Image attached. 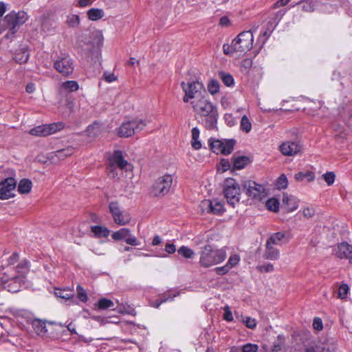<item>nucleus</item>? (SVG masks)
<instances>
[{"instance_id":"nucleus-26","label":"nucleus","mask_w":352,"mask_h":352,"mask_svg":"<svg viewBox=\"0 0 352 352\" xmlns=\"http://www.w3.org/2000/svg\"><path fill=\"white\" fill-rule=\"evenodd\" d=\"M91 231L97 238L107 237L110 233V230L107 228L101 226H91Z\"/></svg>"},{"instance_id":"nucleus-25","label":"nucleus","mask_w":352,"mask_h":352,"mask_svg":"<svg viewBox=\"0 0 352 352\" xmlns=\"http://www.w3.org/2000/svg\"><path fill=\"white\" fill-rule=\"evenodd\" d=\"M282 201L287 212H292L298 208L296 201L291 199L287 194L283 195Z\"/></svg>"},{"instance_id":"nucleus-28","label":"nucleus","mask_w":352,"mask_h":352,"mask_svg":"<svg viewBox=\"0 0 352 352\" xmlns=\"http://www.w3.org/2000/svg\"><path fill=\"white\" fill-rule=\"evenodd\" d=\"M32 183L29 179H22L18 185V191L21 194H28L31 191Z\"/></svg>"},{"instance_id":"nucleus-5","label":"nucleus","mask_w":352,"mask_h":352,"mask_svg":"<svg viewBox=\"0 0 352 352\" xmlns=\"http://www.w3.org/2000/svg\"><path fill=\"white\" fill-rule=\"evenodd\" d=\"M173 184V177L170 175L160 177L153 184L150 193L152 196L162 198L168 193Z\"/></svg>"},{"instance_id":"nucleus-62","label":"nucleus","mask_w":352,"mask_h":352,"mask_svg":"<svg viewBox=\"0 0 352 352\" xmlns=\"http://www.w3.org/2000/svg\"><path fill=\"white\" fill-rule=\"evenodd\" d=\"M289 1L290 0H278L272 6V8L276 9L280 7L285 6Z\"/></svg>"},{"instance_id":"nucleus-22","label":"nucleus","mask_w":352,"mask_h":352,"mask_svg":"<svg viewBox=\"0 0 352 352\" xmlns=\"http://www.w3.org/2000/svg\"><path fill=\"white\" fill-rule=\"evenodd\" d=\"M265 252L263 254V258L268 260H277L279 258V251L278 249L273 247V245L266 242Z\"/></svg>"},{"instance_id":"nucleus-2","label":"nucleus","mask_w":352,"mask_h":352,"mask_svg":"<svg viewBox=\"0 0 352 352\" xmlns=\"http://www.w3.org/2000/svg\"><path fill=\"white\" fill-rule=\"evenodd\" d=\"M254 41L253 34L251 31L241 32L235 38L230 45H223V53L227 55H232L235 52L245 54L252 47Z\"/></svg>"},{"instance_id":"nucleus-41","label":"nucleus","mask_w":352,"mask_h":352,"mask_svg":"<svg viewBox=\"0 0 352 352\" xmlns=\"http://www.w3.org/2000/svg\"><path fill=\"white\" fill-rule=\"evenodd\" d=\"M285 344V338L281 335H278L277 336L276 340L273 344L272 351V352H279Z\"/></svg>"},{"instance_id":"nucleus-19","label":"nucleus","mask_w":352,"mask_h":352,"mask_svg":"<svg viewBox=\"0 0 352 352\" xmlns=\"http://www.w3.org/2000/svg\"><path fill=\"white\" fill-rule=\"evenodd\" d=\"M201 206L202 207L208 209V212L213 214H220L223 211V204L216 200H204L201 202Z\"/></svg>"},{"instance_id":"nucleus-56","label":"nucleus","mask_w":352,"mask_h":352,"mask_svg":"<svg viewBox=\"0 0 352 352\" xmlns=\"http://www.w3.org/2000/svg\"><path fill=\"white\" fill-rule=\"evenodd\" d=\"M125 242L128 245H133V246H136L140 244V242L138 240V239L135 236L132 235L131 233H130V235L126 238Z\"/></svg>"},{"instance_id":"nucleus-29","label":"nucleus","mask_w":352,"mask_h":352,"mask_svg":"<svg viewBox=\"0 0 352 352\" xmlns=\"http://www.w3.org/2000/svg\"><path fill=\"white\" fill-rule=\"evenodd\" d=\"M192 140H191V146L195 150H199L201 148V143L199 140V130L197 127H194L192 129Z\"/></svg>"},{"instance_id":"nucleus-59","label":"nucleus","mask_w":352,"mask_h":352,"mask_svg":"<svg viewBox=\"0 0 352 352\" xmlns=\"http://www.w3.org/2000/svg\"><path fill=\"white\" fill-rule=\"evenodd\" d=\"M313 327L317 331H321L323 329L322 321L320 318H315L314 319Z\"/></svg>"},{"instance_id":"nucleus-4","label":"nucleus","mask_w":352,"mask_h":352,"mask_svg":"<svg viewBox=\"0 0 352 352\" xmlns=\"http://www.w3.org/2000/svg\"><path fill=\"white\" fill-rule=\"evenodd\" d=\"M223 193L228 203L232 207L239 203L241 188L234 179L228 178L225 180Z\"/></svg>"},{"instance_id":"nucleus-61","label":"nucleus","mask_w":352,"mask_h":352,"mask_svg":"<svg viewBox=\"0 0 352 352\" xmlns=\"http://www.w3.org/2000/svg\"><path fill=\"white\" fill-rule=\"evenodd\" d=\"M103 77L104 80L108 82H111L117 80V77L113 74L108 72H104Z\"/></svg>"},{"instance_id":"nucleus-30","label":"nucleus","mask_w":352,"mask_h":352,"mask_svg":"<svg viewBox=\"0 0 352 352\" xmlns=\"http://www.w3.org/2000/svg\"><path fill=\"white\" fill-rule=\"evenodd\" d=\"M87 14L89 19L91 21H97L104 16V11L99 8H91Z\"/></svg>"},{"instance_id":"nucleus-58","label":"nucleus","mask_w":352,"mask_h":352,"mask_svg":"<svg viewBox=\"0 0 352 352\" xmlns=\"http://www.w3.org/2000/svg\"><path fill=\"white\" fill-rule=\"evenodd\" d=\"M223 319L228 322L233 320L232 314L228 306L224 307Z\"/></svg>"},{"instance_id":"nucleus-38","label":"nucleus","mask_w":352,"mask_h":352,"mask_svg":"<svg viewBox=\"0 0 352 352\" xmlns=\"http://www.w3.org/2000/svg\"><path fill=\"white\" fill-rule=\"evenodd\" d=\"M66 23L69 28H75L80 24V17L77 14L69 15L67 17Z\"/></svg>"},{"instance_id":"nucleus-7","label":"nucleus","mask_w":352,"mask_h":352,"mask_svg":"<svg viewBox=\"0 0 352 352\" xmlns=\"http://www.w3.org/2000/svg\"><path fill=\"white\" fill-rule=\"evenodd\" d=\"M243 189L246 195L252 199L260 201L267 195L265 188L252 180L245 181Z\"/></svg>"},{"instance_id":"nucleus-40","label":"nucleus","mask_w":352,"mask_h":352,"mask_svg":"<svg viewBox=\"0 0 352 352\" xmlns=\"http://www.w3.org/2000/svg\"><path fill=\"white\" fill-rule=\"evenodd\" d=\"M279 201L276 198H270L266 202L267 208L272 212H276L279 209Z\"/></svg>"},{"instance_id":"nucleus-43","label":"nucleus","mask_w":352,"mask_h":352,"mask_svg":"<svg viewBox=\"0 0 352 352\" xmlns=\"http://www.w3.org/2000/svg\"><path fill=\"white\" fill-rule=\"evenodd\" d=\"M117 167L115 164H113L109 161L107 166V172L108 176L111 179L118 178V174L117 171Z\"/></svg>"},{"instance_id":"nucleus-27","label":"nucleus","mask_w":352,"mask_h":352,"mask_svg":"<svg viewBox=\"0 0 352 352\" xmlns=\"http://www.w3.org/2000/svg\"><path fill=\"white\" fill-rule=\"evenodd\" d=\"M23 277L21 276H14L12 278V283L8 285V289L10 292H17L20 290L21 287V282L23 281Z\"/></svg>"},{"instance_id":"nucleus-23","label":"nucleus","mask_w":352,"mask_h":352,"mask_svg":"<svg viewBox=\"0 0 352 352\" xmlns=\"http://www.w3.org/2000/svg\"><path fill=\"white\" fill-rule=\"evenodd\" d=\"M32 325L36 333L43 338L45 332V329L47 326L46 322L39 319H34L32 321Z\"/></svg>"},{"instance_id":"nucleus-31","label":"nucleus","mask_w":352,"mask_h":352,"mask_svg":"<svg viewBox=\"0 0 352 352\" xmlns=\"http://www.w3.org/2000/svg\"><path fill=\"white\" fill-rule=\"evenodd\" d=\"M130 231L129 228H121L116 232H113L111 234V237L115 241L125 240L126 238L130 235Z\"/></svg>"},{"instance_id":"nucleus-57","label":"nucleus","mask_w":352,"mask_h":352,"mask_svg":"<svg viewBox=\"0 0 352 352\" xmlns=\"http://www.w3.org/2000/svg\"><path fill=\"white\" fill-rule=\"evenodd\" d=\"M302 214L307 219L311 218L315 215V209L312 207H307L303 209Z\"/></svg>"},{"instance_id":"nucleus-39","label":"nucleus","mask_w":352,"mask_h":352,"mask_svg":"<svg viewBox=\"0 0 352 352\" xmlns=\"http://www.w3.org/2000/svg\"><path fill=\"white\" fill-rule=\"evenodd\" d=\"M61 87L68 91L73 92L77 91L79 86L75 80H67L61 84Z\"/></svg>"},{"instance_id":"nucleus-42","label":"nucleus","mask_w":352,"mask_h":352,"mask_svg":"<svg viewBox=\"0 0 352 352\" xmlns=\"http://www.w3.org/2000/svg\"><path fill=\"white\" fill-rule=\"evenodd\" d=\"M252 129V124L249 118L245 116H243L241 120V129L245 132L249 133Z\"/></svg>"},{"instance_id":"nucleus-44","label":"nucleus","mask_w":352,"mask_h":352,"mask_svg":"<svg viewBox=\"0 0 352 352\" xmlns=\"http://www.w3.org/2000/svg\"><path fill=\"white\" fill-rule=\"evenodd\" d=\"M208 90L212 94L214 95L219 91V83L217 80L212 79L208 85Z\"/></svg>"},{"instance_id":"nucleus-11","label":"nucleus","mask_w":352,"mask_h":352,"mask_svg":"<svg viewBox=\"0 0 352 352\" xmlns=\"http://www.w3.org/2000/svg\"><path fill=\"white\" fill-rule=\"evenodd\" d=\"M181 86L185 93L183 98L184 102H188L190 99L199 98V97L197 95L204 89L203 85L198 81H192L187 83L182 82Z\"/></svg>"},{"instance_id":"nucleus-15","label":"nucleus","mask_w":352,"mask_h":352,"mask_svg":"<svg viewBox=\"0 0 352 352\" xmlns=\"http://www.w3.org/2000/svg\"><path fill=\"white\" fill-rule=\"evenodd\" d=\"M301 149V146L297 141H286L283 142L279 150L283 155L294 156L298 154Z\"/></svg>"},{"instance_id":"nucleus-33","label":"nucleus","mask_w":352,"mask_h":352,"mask_svg":"<svg viewBox=\"0 0 352 352\" xmlns=\"http://www.w3.org/2000/svg\"><path fill=\"white\" fill-rule=\"evenodd\" d=\"M296 5L300 6L301 10L311 12L314 10V4L312 0H302Z\"/></svg>"},{"instance_id":"nucleus-18","label":"nucleus","mask_w":352,"mask_h":352,"mask_svg":"<svg viewBox=\"0 0 352 352\" xmlns=\"http://www.w3.org/2000/svg\"><path fill=\"white\" fill-rule=\"evenodd\" d=\"M63 327L55 322H48L45 329L44 339H56L59 336L58 331Z\"/></svg>"},{"instance_id":"nucleus-45","label":"nucleus","mask_w":352,"mask_h":352,"mask_svg":"<svg viewBox=\"0 0 352 352\" xmlns=\"http://www.w3.org/2000/svg\"><path fill=\"white\" fill-rule=\"evenodd\" d=\"M276 188L278 189H285L288 186V180L285 174H282L276 180Z\"/></svg>"},{"instance_id":"nucleus-12","label":"nucleus","mask_w":352,"mask_h":352,"mask_svg":"<svg viewBox=\"0 0 352 352\" xmlns=\"http://www.w3.org/2000/svg\"><path fill=\"white\" fill-rule=\"evenodd\" d=\"M64 124L62 122L42 124L34 127L29 133L32 135L45 137L61 130Z\"/></svg>"},{"instance_id":"nucleus-54","label":"nucleus","mask_w":352,"mask_h":352,"mask_svg":"<svg viewBox=\"0 0 352 352\" xmlns=\"http://www.w3.org/2000/svg\"><path fill=\"white\" fill-rule=\"evenodd\" d=\"M286 13L285 10H279L277 12H276L274 17L272 19L273 23H274V27L278 23V22L281 20L283 16ZM270 23L272 24V23L270 22Z\"/></svg>"},{"instance_id":"nucleus-14","label":"nucleus","mask_w":352,"mask_h":352,"mask_svg":"<svg viewBox=\"0 0 352 352\" xmlns=\"http://www.w3.org/2000/svg\"><path fill=\"white\" fill-rule=\"evenodd\" d=\"M16 186V182L13 177H8L0 183V199H8L14 196L13 191Z\"/></svg>"},{"instance_id":"nucleus-9","label":"nucleus","mask_w":352,"mask_h":352,"mask_svg":"<svg viewBox=\"0 0 352 352\" xmlns=\"http://www.w3.org/2000/svg\"><path fill=\"white\" fill-rule=\"evenodd\" d=\"M209 146L210 150L217 153H221L223 155H229L230 154L233 149L234 144L236 143L235 140H215L212 138L209 139Z\"/></svg>"},{"instance_id":"nucleus-64","label":"nucleus","mask_w":352,"mask_h":352,"mask_svg":"<svg viewBox=\"0 0 352 352\" xmlns=\"http://www.w3.org/2000/svg\"><path fill=\"white\" fill-rule=\"evenodd\" d=\"M221 167H222V170L223 172L228 170V169H230V168L231 166L230 162L228 160H226V159L221 160Z\"/></svg>"},{"instance_id":"nucleus-17","label":"nucleus","mask_w":352,"mask_h":352,"mask_svg":"<svg viewBox=\"0 0 352 352\" xmlns=\"http://www.w3.org/2000/svg\"><path fill=\"white\" fill-rule=\"evenodd\" d=\"M74 153V148L67 146V148L59 149L50 154V160L53 163H56L59 160H63L66 157L71 156Z\"/></svg>"},{"instance_id":"nucleus-49","label":"nucleus","mask_w":352,"mask_h":352,"mask_svg":"<svg viewBox=\"0 0 352 352\" xmlns=\"http://www.w3.org/2000/svg\"><path fill=\"white\" fill-rule=\"evenodd\" d=\"M349 292V287L346 284H342L338 289V297L341 299L346 298Z\"/></svg>"},{"instance_id":"nucleus-51","label":"nucleus","mask_w":352,"mask_h":352,"mask_svg":"<svg viewBox=\"0 0 352 352\" xmlns=\"http://www.w3.org/2000/svg\"><path fill=\"white\" fill-rule=\"evenodd\" d=\"M243 321L245 326L249 329H254L256 327V320L250 316L245 317Z\"/></svg>"},{"instance_id":"nucleus-8","label":"nucleus","mask_w":352,"mask_h":352,"mask_svg":"<svg viewBox=\"0 0 352 352\" xmlns=\"http://www.w3.org/2000/svg\"><path fill=\"white\" fill-rule=\"evenodd\" d=\"M146 124L142 120H134L122 123L118 129V135L122 138L132 136L142 130Z\"/></svg>"},{"instance_id":"nucleus-47","label":"nucleus","mask_w":352,"mask_h":352,"mask_svg":"<svg viewBox=\"0 0 352 352\" xmlns=\"http://www.w3.org/2000/svg\"><path fill=\"white\" fill-rule=\"evenodd\" d=\"M55 294L58 298L62 299H69L74 296L71 291L66 289H56Z\"/></svg>"},{"instance_id":"nucleus-60","label":"nucleus","mask_w":352,"mask_h":352,"mask_svg":"<svg viewBox=\"0 0 352 352\" xmlns=\"http://www.w3.org/2000/svg\"><path fill=\"white\" fill-rule=\"evenodd\" d=\"M229 265H225L223 267H216L214 269L218 275H224L230 271Z\"/></svg>"},{"instance_id":"nucleus-6","label":"nucleus","mask_w":352,"mask_h":352,"mask_svg":"<svg viewBox=\"0 0 352 352\" xmlns=\"http://www.w3.org/2000/svg\"><path fill=\"white\" fill-rule=\"evenodd\" d=\"M28 16L24 11L15 12L14 11L8 14L3 19V25L5 29H8L12 34H14L19 26L26 22Z\"/></svg>"},{"instance_id":"nucleus-63","label":"nucleus","mask_w":352,"mask_h":352,"mask_svg":"<svg viewBox=\"0 0 352 352\" xmlns=\"http://www.w3.org/2000/svg\"><path fill=\"white\" fill-rule=\"evenodd\" d=\"M165 251L168 254H173L176 251L175 245L173 243H166L165 245Z\"/></svg>"},{"instance_id":"nucleus-16","label":"nucleus","mask_w":352,"mask_h":352,"mask_svg":"<svg viewBox=\"0 0 352 352\" xmlns=\"http://www.w3.org/2000/svg\"><path fill=\"white\" fill-rule=\"evenodd\" d=\"M336 255L340 258H346L350 263H352V245L346 242L339 243Z\"/></svg>"},{"instance_id":"nucleus-32","label":"nucleus","mask_w":352,"mask_h":352,"mask_svg":"<svg viewBox=\"0 0 352 352\" xmlns=\"http://www.w3.org/2000/svg\"><path fill=\"white\" fill-rule=\"evenodd\" d=\"M99 310H104L111 308L114 306L113 302L106 298H102L98 300V302L95 305Z\"/></svg>"},{"instance_id":"nucleus-53","label":"nucleus","mask_w":352,"mask_h":352,"mask_svg":"<svg viewBox=\"0 0 352 352\" xmlns=\"http://www.w3.org/2000/svg\"><path fill=\"white\" fill-rule=\"evenodd\" d=\"M239 261V256L236 254H234L230 256L226 265H229V268L236 266Z\"/></svg>"},{"instance_id":"nucleus-24","label":"nucleus","mask_w":352,"mask_h":352,"mask_svg":"<svg viewBox=\"0 0 352 352\" xmlns=\"http://www.w3.org/2000/svg\"><path fill=\"white\" fill-rule=\"evenodd\" d=\"M338 114L344 120L352 118V101H348L338 108Z\"/></svg>"},{"instance_id":"nucleus-50","label":"nucleus","mask_w":352,"mask_h":352,"mask_svg":"<svg viewBox=\"0 0 352 352\" xmlns=\"http://www.w3.org/2000/svg\"><path fill=\"white\" fill-rule=\"evenodd\" d=\"M322 178L329 186H331L334 183L336 175L333 172H327L322 175Z\"/></svg>"},{"instance_id":"nucleus-10","label":"nucleus","mask_w":352,"mask_h":352,"mask_svg":"<svg viewBox=\"0 0 352 352\" xmlns=\"http://www.w3.org/2000/svg\"><path fill=\"white\" fill-rule=\"evenodd\" d=\"M54 67L63 76L68 77L74 72V61L69 56H58L54 62Z\"/></svg>"},{"instance_id":"nucleus-36","label":"nucleus","mask_w":352,"mask_h":352,"mask_svg":"<svg viewBox=\"0 0 352 352\" xmlns=\"http://www.w3.org/2000/svg\"><path fill=\"white\" fill-rule=\"evenodd\" d=\"M285 237V234L282 232H278L272 234L268 239L267 243L273 245H278L280 242Z\"/></svg>"},{"instance_id":"nucleus-3","label":"nucleus","mask_w":352,"mask_h":352,"mask_svg":"<svg viewBox=\"0 0 352 352\" xmlns=\"http://www.w3.org/2000/svg\"><path fill=\"white\" fill-rule=\"evenodd\" d=\"M226 252L223 249H214L210 245H206L200 251L199 264L204 267H210L223 261Z\"/></svg>"},{"instance_id":"nucleus-1","label":"nucleus","mask_w":352,"mask_h":352,"mask_svg":"<svg viewBox=\"0 0 352 352\" xmlns=\"http://www.w3.org/2000/svg\"><path fill=\"white\" fill-rule=\"evenodd\" d=\"M195 116L200 118V122L207 130L216 129L219 118L217 107L205 96H200L191 101Z\"/></svg>"},{"instance_id":"nucleus-52","label":"nucleus","mask_w":352,"mask_h":352,"mask_svg":"<svg viewBox=\"0 0 352 352\" xmlns=\"http://www.w3.org/2000/svg\"><path fill=\"white\" fill-rule=\"evenodd\" d=\"M258 346L254 344H246L241 347L242 352H257Z\"/></svg>"},{"instance_id":"nucleus-55","label":"nucleus","mask_w":352,"mask_h":352,"mask_svg":"<svg viewBox=\"0 0 352 352\" xmlns=\"http://www.w3.org/2000/svg\"><path fill=\"white\" fill-rule=\"evenodd\" d=\"M256 268L260 272L267 273L274 270V265L268 263L267 265H258Z\"/></svg>"},{"instance_id":"nucleus-20","label":"nucleus","mask_w":352,"mask_h":352,"mask_svg":"<svg viewBox=\"0 0 352 352\" xmlns=\"http://www.w3.org/2000/svg\"><path fill=\"white\" fill-rule=\"evenodd\" d=\"M109 161L121 170L124 169L128 165V162L124 160L122 152L119 150L113 152L112 156L109 158Z\"/></svg>"},{"instance_id":"nucleus-37","label":"nucleus","mask_w":352,"mask_h":352,"mask_svg":"<svg viewBox=\"0 0 352 352\" xmlns=\"http://www.w3.org/2000/svg\"><path fill=\"white\" fill-rule=\"evenodd\" d=\"M29 52L26 50H22L14 55V59L17 63L21 65L27 63L29 59Z\"/></svg>"},{"instance_id":"nucleus-34","label":"nucleus","mask_w":352,"mask_h":352,"mask_svg":"<svg viewBox=\"0 0 352 352\" xmlns=\"http://www.w3.org/2000/svg\"><path fill=\"white\" fill-rule=\"evenodd\" d=\"M294 178L297 182H302L304 179H307L308 182L314 181L315 176L314 173L311 171L298 172L294 175Z\"/></svg>"},{"instance_id":"nucleus-35","label":"nucleus","mask_w":352,"mask_h":352,"mask_svg":"<svg viewBox=\"0 0 352 352\" xmlns=\"http://www.w3.org/2000/svg\"><path fill=\"white\" fill-rule=\"evenodd\" d=\"M218 75L226 86L232 87L234 85V80L231 74L224 72H219Z\"/></svg>"},{"instance_id":"nucleus-21","label":"nucleus","mask_w":352,"mask_h":352,"mask_svg":"<svg viewBox=\"0 0 352 352\" xmlns=\"http://www.w3.org/2000/svg\"><path fill=\"white\" fill-rule=\"evenodd\" d=\"M232 160L233 167L235 169H242L250 162L248 157L244 155L237 156L236 154L232 156Z\"/></svg>"},{"instance_id":"nucleus-46","label":"nucleus","mask_w":352,"mask_h":352,"mask_svg":"<svg viewBox=\"0 0 352 352\" xmlns=\"http://www.w3.org/2000/svg\"><path fill=\"white\" fill-rule=\"evenodd\" d=\"M177 252L186 258H190L195 254L194 252L186 246L179 248Z\"/></svg>"},{"instance_id":"nucleus-13","label":"nucleus","mask_w":352,"mask_h":352,"mask_svg":"<svg viewBox=\"0 0 352 352\" xmlns=\"http://www.w3.org/2000/svg\"><path fill=\"white\" fill-rule=\"evenodd\" d=\"M109 211L113 216L114 222L120 226H124L131 221L130 215L124 212L117 201H112L109 205Z\"/></svg>"},{"instance_id":"nucleus-48","label":"nucleus","mask_w":352,"mask_h":352,"mask_svg":"<svg viewBox=\"0 0 352 352\" xmlns=\"http://www.w3.org/2000/svg\"><path fill=\"white\" fill-rule=\"evenodd\" d=\"M78 298L80 299L81 302H85L88 300L87 292L83 289V287L78 285L76 287Z\"/></svg>"}]
</instances>
